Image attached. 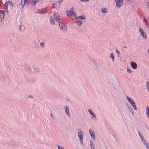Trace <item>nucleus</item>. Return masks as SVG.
<instances>
[{"label": "nucleus", "instance_id": "1", "mask_svg": "<svg viewBox=\"0 0 149 149\" xmlns=\"http://www.w3.org/2000/svg\"><path fill=\"white\" fill-rule=\"evenodd\" d=\"M126 98L129 102L130 103L131 106L133 107V109L136 110L137 108L135 105V104L134 102L129 97L127 96Z\"/></svg>", "mask_w": 149, "mask_h": 149}, {"label": "nucleus", "instance_id": "2", "mask_svg": "<svg viewBox=\"0 0 149 149\" xmlns=\"http://www.w3.org/2000/svg\"><path fill=\"white\" fill-rule=\"evenodd\" d=\"M74 10V8L72 7L70 10L67 11L66 12V15L68 16H76V15L75 13L73 11Z\"/></svg>", "mask_w": 149, "mask_h": 149}, {"label": "nucleus", "instance_id": "3", "mask_svg": "<svg viewBox=\"0 0 149 149\" xmlns=\"http://www.w3.org/2000/svg\"><path fill=\"white\" fill-rule=\"evenodd\" d=\"M59 26L60 28L62 30L66 31L67 29V26L63 23L61 22L59 23Z\"/></svg>", "mask_w": 149, "mask_h": 149}, {"label": "nucleus", "instance_id": "4", "mask_svg": "<svg viewBox=\"0 0 149 149\" xmlns=\"http://www.w3.org/2000/svg\"><path fill=\"white\" fill-rule=\"evenodd\" d=\"M116 3V6L120 7L121 6L123 3V0H115Z\"/></svg>", "mask_w": 149, "mask_h": 149}, {"label": "nucleus", "instance_id": "5", "mask_svg": "<svg viewBox=\"0 0 149 149\" xmlns=\"http://www.w3.org/2000/svg\"><path fill=\"white\" fill-rule=\"evenodd\" d=\"M78 137L79 138L83 139V133L80 129H78Z\"/></svg>", "mask_w": 149, "mask_h": 149}, {"label": "nucleus", "instance_id": "6", "mask_svg": "<svg viewBox=\"0 0 149 149\" xmlns=\"http://www.w3.org/2000/svg\"><path fill=\"white\" fill-rule=\"evenodd\" d=\"M4 12L2 10L0 11V21L3 20L4 18Z\"/></svg>", "mask_w": 149, "mask_h": 149}, {"label": "nucleus", "instance_id": "7", "mask_svg": "<svg viewBox=\"0 0 149 149\" xmlns=\"http://www.w3.org/2000/svg\"><path fill=\"white\" fill-rule=\"evenodd\" d=\"M139 32L141 33V35L143 37V38L146 39V33L143 31V30L141 29L140 28H139Z\"/></svg>", "mask_w": 149, "mask_h": 149}, {"label": "nucleus", "instance_id": "8", "mask_svg": "<svg viewBox=\"0 0 149 149\" xmlns=\"http://www.w3.org/2000/svg\"><path fill=\"white\" fill-rule=\"evenodd\" d=\"M131 66L134 69H136L137 67V65L136 63L133 62H132L131 63Z\"/></svg>", "mask_w": 149, "mask_h": 149}, {"label": "nucleus", "instance_id": "9", "mask_svg": "<svg viewBox=\"0 0 149 149\" xmlns=\"http://www.w3.org/2000/svg\"><path fill=\"white\" fill-rule=\"evenodd\" d=\"M89 132L91 137L95 140V134H94L93 132L91 130H89Z\"/></svg>", "mask_w": 149, "mask_h": 149}, {"label": "nucleus", "instance_id": "10", "mask_svg": "<svg viewBox=\"0 0 149 149\" xmlns=\"http://www.w3.org/2000/svg\"><path fill=\"white\" fill-rule=\"evenodd\" d=\"M65 109L66 113L67 114L69 117H70V116L69 114V109L68 108V107H66L65 108Z\"/></svg>", "mask_w": 149, "mask_h": 149}, {"label": "nucleus", "instance_id": "11", "mask_svg": "<svg viewBox=\"0 0 149 149\" xmlns=\"http://www.w3.org/2000/svg\"><path fill=\"white\" fill-rule=\"evenodd\" d=\"M54 18L58 22L59 21V16L57 14H54Z\"/></svg>", "mask_w": 149, "mask_h": 149}, {"label": "nucleus", "instance_id": "12", "mask_svg": "<svg viewBox=\"0 0 149 149\" xmlns=\"http://www.w3.org/2000/svg\"><path fill=\"white\" fill-rule=\"evenodd\" d=\"M75 18L77 19H85L86 17L85 16H80L78 17H75Z\"/></svg>", "mask_w": 149, "mask_h": 149}, {"label": "nucleus", "instance_id": "13", "mask_svg": "<svg viewBox=\"0 0 149 149\" xmlns=\"http://www.w3.org/2000/svg\"><path fill=\"white\" fill-rule=\"evenodd\" d=\"M146 113L147 116L148 118H149V108L148 106L146 107Z\"/></svg>", "mask_w": 149, "mask_h": 149}, {"label": "nucleus", "instance_id": "14", "mask_svg": "<svg viewBox=\"0 0 149 149\" xmlns=\"http://www.w3.org/2000/svg\"><path fill=\"white\" fill-rule=\"evenodd\" d=\"M50 23L51 24H55V22L54 21L53 18L52 16L50 18Z\"/></svg>", "mask_w": 149, "mask_h": 149}, {"label": "nucleus", "instance_id": "15", "mask_svg": "<svg viewBox=\"0 0 149 149\" xmlns=\"http://www.w3.org/2000/svg\"><path fill=\"white\" fill-rule=\"evenodd\" d=\"M5 11L6 12L8 13V5L7 3H5Z\"/></svg>", "mask_w": 149, "mask_h": 149}, {"label": "nucleus", "instance_id": "16", "mask_svg": "<svg viewBox=\"0 0 149 149\" xmlns=\"http://www.w3.org/2000/svg\"><path fill=\"white\" fill-rule=\"evenodd\" d=\"M138 134H139V136L141 139L142 141L143 140V139H144L142 135L139 132H138Z\"/></svg>", "mask_w": 149, "mask_h": 149}, {"label": "nucleus", "instance_id": "17", "mask_svg": "<svg viewBox=\"0 0 149 149\" xmlns=\"http://www.w3.org/2000/svg\"><path fill=\"white\" fill-rule=\"evenodd\" d=\"M101 11L103 13H106L107 12L106 10V8H103L102 10Z\"/></svg>", "mask_w": 149, "mask_h": 149}, {"label": "nucleus", "instance_id": "18", "mask_svg": "<svg viewBox=\"0 0 149 149\" xmlns=\"http://www.w3.org/2000/svg\"><path fill=\"white\" fill-rule=\"evenodd\" d=\"M75 22L77 25L79 26H80L82 23L81 21H77Z\"/></svg>", "mask_w": 149, "mask_h": 149}, {"label": "nucleus", "instance_id": "19", "mask_svg": "<svg viewBox=\"0 0 149 149\" xmlns=\"http://www.w3.org/2000/svg\"><path fill=\"white\" fill-rule=\"evenodd\" d=\"M47 12V10L45 9H43L41 10V13H45Z\"/></svg>", "mask_w": 149, "mask_h": 149}, {"label": "nucleus", "instance_id": "20", "mask_svg": "<svg viewBox=\"0 0 149 149\" xmlns=\"http://www.w3.org/2000/svg\"><path fill=\"white\" fill-rule=\"evenodd\" d=\"M113 53H111L110 55V57L112 59L113 61L114 60V57L113 56Z\"/></svg>", "mask_w": 149, "mask_h": 149}, {"label": "nucleus", "instance_id": "21", "mask_svg": "<svg viewBox=\"0 0 149 149\" xmlns=\"http://www.w3.org/2000/svg\"><path fill=\"white\" fill-rule=\"evenodd\" d=\"M91 149H95V148L94 147V145L92 143H91Z\"/></svg>", "mask_w": 149, "mask_h": 149}, {"label": "nucleus", "instance_id": "22", "mask_svg": "<svg viewBox=\"0 0 149 149\" xmlns=\"http://www.w3.org/2000/svg\"><path fill=\"white\" fill-rule=\"evenodd\" d=\"M6 3H7V5L8 4H10L12 6H13L12 3V2L10 1H8L7 2H6Z\"/></svg>", "mask_w": 149, "mask_h": 149}, {"label": "nucleus", "instance_id": "23", "mask_svg": "<svg viewBox=\"0 0 149 149\" xmlns=\"http://www.w3.org/2000/svg\"><path fill=\"white\" fill-rule=\"evenodd\" d=\"M39 0H33V1H32L33 2V5H34Z\"/></svg>", "mask_w": 149, "mask_h": 149}, {"label": "nucleus", "instance_id": "24", "mask_svg": "<svg viewBox=\"0 0 149 149\" xmlns=\"http://www.w3.org/2000/svg\"><path fill=\"white\" fill-rule=\"evenodd\" d=\"M145 145L146 147L147 148L149 149V144L148 143H146L145 144Z\"/></svg>", "mask_w": 149, "mask_h": 149}, {"label": "nucleus", "instance_id": "25", "mask_svg": "<svg viewBox=\"0 0 149 149\" xmlns=\"http://www.w3.org/2000/svg\"><path fill=\"white\" fill-rule=\"evenodd\" d=\"M88 112L91 114L92 115L93 114V112L91 110L89 109L88 110Z\"/></svg>", "mask_w": 149, "mask_h": 149}, {"label": "nucleus", "instance_id": "26", "mask_svg": "<svg viewBox=\"0 0 149 149\" xmlns=\"http://www.w3.org/2000/svg\"><path fill=\"white\" fill-rule=\"evenodd\" d=\"M127 70L129 73H131L132 72V71L129 68H127Z\"/></svg>", "mask_w": 149, "mask_h": 149}, {"label": "nucleus", "instance_id": "27", "mask_svg": "<svg viewBox=\"0 0 149 149\" xmlns=\"http://www.w3.org/2000/svg\"><path fill=\"white\" fill-rule=\"evenodd\" d=\"M40 45L42 47H43L44 46L45 44L44 42H42L40 43Z\"/></svg>", "mask_w": 149, "mask_h": 149}, {"label": "nucleus", "instance_id": "28", "mask_svg": "<svg viewBox=\"0 0 149 149\" xmlns=\"http://www.w3.org/2000/svg\"><path fill=\"white\" fill-rule=\"evenodd\" d=\"M58 149H64V148H63V147H60L58 145Z\"/></svg>", "mask_w": 149, "mask_h": 149}, {"label": "nucleus", "instance_id": "29", "mask_svg": "<svg viewBox=\"0 0 149 149\" xmlns=\"http://www.w3.org/2000/svg\"><path fill=\"white\" fill-rule=\"evenodd\" d=\"M79 140H80V143H83L82 139H81L80 138H79Z\"/></svg>", "mask_w": 149, "mask_h": 149}, {"label": "nucleus", "instance_id": "30", "mask_svg": "<svg viewBox=\"0 0 149 149\" xmlns=\"http://www.w3.org/2000/svg\"><path fill=\"white\" fill-rule=\"evenodd\" d=\"M142 141V142H143V143H146V140L144 139H143V140Z\"/></svg>", "mask_w": 149, "mask_h": 149}, {"label": "nucleus", "instance_id": "31", "mask_svg": "<svg viewBox=\"0 0 149 149\" xmlns=\"http://www.w3.org/2000/svg\"><path fill=\"white\" fill-rule=\"evenodd\" d=\"M21 27H22V26H21V24H20L19 26V30H21Z\"/></svg>", "mask_w": 149, "mask_h": 149}, {"label": "nucleus", "instance_id": "32", "mask_svg": "<svg viewBox=\"0 0 149 149\" xmlns=\"http://www.w3.org/2000/svg\"><path fill=\"white\" fill-rule=\"evenodd\" d=\"M116 52L118 53V54H119V52L118 51V50L117 49H116Z\"/></svg>", "mask_w": 149, "mask_h": 149}, {"label": "nucleus", "instance_id": "33", "mask_svg": "<svg viewBox=\"0 0 149 149\" xmlns=\"http://www.w3.org/2000/svg\"><path fill=\"white\" fill-rule=\"evenodd\" d=\"M92 115L93 116V117L94 118H95V117H96V116H95V114H93H93H92Z\"/></svg>", "mask_w": 149, "mask_h": 149}, {"label": "nucleus", "instance_id": "34", "mask_svg": "<svg viewBox=\"0 0 149 149\" xmlns=\"http://www.w3.org/2000/svg\"><path fill=\"white\" fill-rule=\"evenodd\" d=\"M54 4H53V6H52V8H54Z\"/></svg>", "mask_w": 149, "mask_h": 149}, {"label": "nucleus", "instance_id": "35", "mask_svg": "<svg viewBox=\"0 0 149 149\" xmlns=\"http://www.w3.org/2000/svg\"><path fill=\"white\" fill-rule=\"evenodd\" d=\"M63 0H59V2H61Z\"/></svg>", "mask_w": 149, "mask_h": 149}, {"label": "nucleus", "instance_id": "36", "mask_svg": "<svg viewBox=\"0 0 149 149\" xmlns=\"http://www.w3.org/2000/svg\"><path fill=\"white\" fill-rule=\"evenodd\" d=\"M148 53L149 54V49L148 50Z\"/></svg>", "mask_w": 149, "mask_h": 149}, {"label": "nucleus", "instance_id": "37", "mask_svg": "<svg viewBox=\"0 0 149 149\" xmlns=\"http://www.w3.org/2000/svg\"><path fill=\"white\" fill-rule=\"evenodd\" d=\"M51 116H52V117H53V115L52 114H51Z\"/></svg>", "mask_w": 149, "mask_h": 149}, {"label": "nucleus", "instance_id": "38", "mask_svg": "<svg viewBox=\"0 0 149 149\" xmlns=\"http://www.w3.org/2000/svg\"><path fill=\"white\" fill-rule=\"evenodd\" d=\"M145 21H146V20L145 19Z\"/></svg>", "mask_w": 149, "mask_h": 149}]
</instances>
